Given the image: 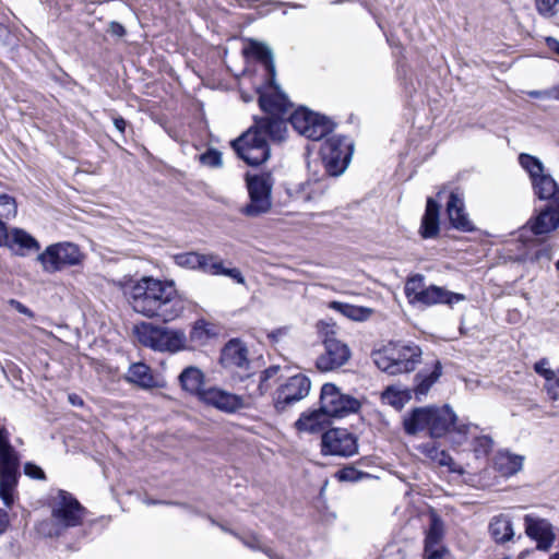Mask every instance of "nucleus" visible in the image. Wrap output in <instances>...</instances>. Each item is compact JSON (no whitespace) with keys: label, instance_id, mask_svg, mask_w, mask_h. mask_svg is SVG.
I'll return each mask as SVG.
<instances>
[{"label":"nucleus","instance_id":"f257e3e1","mask_svg":"<svg viewBox=\"0 0 559 559\" xmlns=\"http://www.w3.org/2000/svg\"><path fill=\"white\" fill-rule=\"evenodd\" d=\"M242 55L263 69V82L257 87L262 115L254 116V123L234 140L231 146L246 164L258 166L270 157L269 141H280V85L276 83L274 53L266 44L249 39Z\"/></svg>","mask_w":559,"mask_h":559},{"label":"nucleus","instance_id":"f03ea898","mask_svg":"<svg viewBox=\"0 0 559 559\" xmlns=\"http://www.w3.org/2000/svg\"><path fill=\"white\" fill-rule=\"evenodd\" d=\"M129 302L133 310L147 317L170 322L185 310V300L178 295L174 282L143 277L130 289Z\"/></svg>","mask_w":559,"mask_h":559},{"label":"nucleus","instance_id":"7ed1b4c3","mask_svg":"<svg viewBox=\"0 0 559 559\" xmlns=\"http://www.w3.org/2000/svg\"><path fill=\"white\" fill-rule=\"evenodd\" d=\"M457 416L448 404L443 406H425L413 408L403 419V429L408 436L428 430L431 438L444 437L452 428L459 435L466 436L468 424H456Z\"/></svg>","mask_w":559,"mask_h":559},{"label":"nucleus","instance_id":"20e7f679","mask_svg":"<svg viewBox=\"0 0 559 559\" xmlns=\"http://www.w3.org/2000/svg\"><path fill=\"white\" fill-rule=\"evenodd\" d=\"M294 107L286 93L282 91V123L287 121L300 135L311 140L320 141L332 133L336 123L329 117L299 106L288 115Z\"/></svg>","mask_w":559,"mask_h":559},{"label":"nucleus","instance_id":"39448f33","mask_svg":"<svg viewBox=\"0 0 559 559\" xmlns=\"http://www.w3.org/2000/svg\"><path fill=\"white\" fill-rule=\"evenodd\" d=\"M20 464V454L11 444L10 432L0 425V498L7 508H11L14 501Z\"/></svg>","mask_w":559,"mask_h":559},{"label":"nucleus","instance_id":"423d86ee","mask_svg":"<svg viewBox=\"0 0 559 559\" xmlns=\"http://www.w3.org/2000/svg\"><path fill=\"white\" fill-rule=\"evenodd\" d=\"M354 153V143L346 135L334 134L320 147V156L329 176L337 177L348 167Z\"/></svg>","mask_w":559,"mask_h":559},{"label":"nucleus","instance_id":"0eeeda50","mask_svg":"<svg viewBox=\"0 0 559 559\" xmlns=\"http://www.w3.org/2000/svg\"><path fill=\"white\" fill-rule=\"evenodd\" d=\"M139 342L154 350L176 353L186 348L187 337L181 330H170L143 323L136 326Z\"/></svg>","mask_w":559,"mask_h":559},{"label":"nucleus","instance_id":"6e6552de","mask_svg":"<svg viewBox=\"0 0 559 559\" xmlns=\"http://www.w3.org/2000/svg\"><path fill=\"white\" fill-rule=\"evenodd\" d=\"M87 514V510L79 500L66 490H58L51 503V518L61 530L80 526Z\"/></svg>","mask_w":559,"mask_h":559},{"label":"nucleus","instance_id":"1a4fd4ad","mask_svg":"<svg viewBox=\"0 0 559 559\" xmlns=\"http://www.w3.org/2000/svg\"><path fill=\"white\" fill-rule=\"evenodd\" d=\"M320 406L329 417L343 418L357 413L361 404L352 395L342 393L334 383H324L320 393Z\"/></svg>","mask_w":559,"mask_h":559},{"label":"nucleus","instance_id":"9d476101","mask_svg":"<svg viewBox=\"0 0 559 559\" xmlns=\"http://www.w3.org/2000/svg\"><path fill=\"white\" fill-rule=\"evenodd\" d=\"M79 247L71 242H59L48 246L38 254L37 260L47 273H55L66 266L78 265L82 261Z\"/></svg>","mask_w":559,"mask_h":559},{"label":"nucleus","instance_id":"9b49d317","mask_svg":"<svg viewBox=\"0 0 559 559\" xmlns=\"http://www.w3.org/2000/svg\"><path fill=\"white\" fill-rule=\"evenodd\" d=\"M358 453V438L346 428H330L321 435V454L350 457Z\"/></svg>","mask_w":559,"mask_h":559},{"label":"nucleus","instance_id":"f8f14e48","mask_svg":"<svg viewBox=\"0 0 559 559\" xmlns=\"http://www.w3.org/2000/svg\"><path fill=\"white\" fill-rule=\"evenodd\" d=\"M323 352L316 359V367L321 372L336 370L348 362L350 348L335 336V332L325 333L322 342Z\"/></svg>","mask_w":559,"mask_h":559},{"label":"nucleus","instance_id":"ddd939ff","mask_svg":"<svg viewBox=\"0 0 559 559\" xmlns=\"http://www.w3.org/2000/svg\"><path fill=\"white\" fill-rule=\"evenodd\" d=\"M246 181L250 203L241 212L247 216H258L266 213L271 209L272 186L269 177L247 175Z\"/></svg>","mask_w":559,"mask_h":559},{"label":"nucleus","instance_id":"4468645a","mask_svg":"<svg viewBox=\"0 0 559 559\" xmlns=\"http://www.w3.org/2000/svg\"><path fill=\"white\" fill-rule=\"evenodd\" d=\"M219 362L225 369L242 371L243 373L239 374L240 380H245L251 376L249 372L250 360L248 358V348L246 344L238 338H231L225 344L221 353Z\"/></svg>","mask_w":559,"mask_h":559},{"label":"nucleus","instance_id":"2eb2a0df","mask_svg":"<svg viewBox=\"0 0 559 559\" xmlns=\"http://www.w3.org/2000/svg\"><path fill=\"white\" fill-rule=\"evenodd\" d=\"M525 534L536 543L540 551H548L556 540L554 525L547 520L535 514H525L523 518Z\"/></svg>","mask_w":559,"mask_h":559},{"label":"nucleus","instance_id":"dca6fc26","mask_svg":"<svg viewBox=\"0 0 559 559\" xmlns=\"http://www.w3.org/2000/svg\"><path fill=\"white\" fill-rule=\"evenodd\" d=\"M200 401L224 413L233 414L246 406L243 397L212 386L200 393Z\"/></svg>","mask_w":559,"mask_h":559},{"label":"nucleus","instance_id":"f3484780","mask_svg":"<svg viewBox=\"0 0 559 559\" xmlns=\"http://www.w3.org/2000/svg\"><path fill=\"white\" fill-rule=\"evenodd\" d=\"M445 213L451 227L462 233L475 230V226L465 211L463 198L456 192L451 191L445 206Z\"/></svg>","mask_w":559,"mask_h":559},{"label":"nucleus","instance_id":"a211bd4d","mask_svg":"<svg viewBox=\"0 0 559 559\" xmlns=\"http://www.w3.org/2000/svg\"><path fill=\"white\" fill-rule=\"evenodd\" d=\"M287 195V202L292 204V210H288L286 214L299 213L308 207V204L318 198V193L314 189V183L309 181L299 182L296 185H287L285 188Z\"/></svg>","mask_w":559,"mask_h":559},{"label":"nucleus","instance_id":"6ab92c4d","mask_svg":"<svg viewBox=\"0 0 559 559\" xmlns=\"http://www.w3.org/2000/svg\"><path fill=\"white\" fill-rule=\"evenodd\" d=\"M3 247H7L13 254L26 257L40 249L39 242L26 230L13 227L9 229L8 239Z\"/></svg>","mask_w":559,"mask_h":559},{"label":"nucleus","instance_id":"aec40b11","mask_svg":"<svg viewBox=\"0 0 559 559\" xmlns=\"http://www.w3.org/2000/svg\"><path fill=\"white\" fill-rule=\"evenodd\" d=\"M310 379L302 373H297L287 378L282 384V405H290L305 399L310 391Z\"/></svg>","mask_w":559,"mask_h":559},{"label":"nucleus","instance_id":"412c9836","mask_svg":"<svg viewBox=\"0 0 559 559\" xmlns=\"http://www.w3.org/2000/svg\"><path fill=\"white\" fill-rule=\"evenodd\" d=\"M534 235H544L559 227V204L547 203L539 213L530 221Z\"/></svg>","mask_w":559,"mask_h":559},{"label":"nucleus","instance_id":"4be33fe9","mask_svg":"<svg viewBox=\"0 0 559 559\" xmlns=\"http://www.w3.org/2000/svg\"><path fill=\"white\" fill-rule=\"evenodd\" d=\"M465 299L466 297L463 294L453 293L443 287L430 285L429 287H426L424 292H420L419 300L417 304L425 306H433L437 304L453 306L454 304Z\"/></svg>","mask_w":559,"mask_h":559},{"label":"nucleus","instance_id":"5701e85b","mask_svg":"<svg viewBox=\"0 0 559 559\" xmlns=\"http://www.w3.org/2000/svg\"><path fill=\"white\" fill-rule=\"evenodd\" d=\"M440 204L433 198H427L425 213L421 217L419 234L424 239H433L440 231Z\"/></svg>","mask_w":559,"mask_h":559},{"label":"nucleus","instance_id":"b1692460","mask_svg":"<svg viewBox=\"0 0 559 559\" xmlns=\"http://www.w3.org/2000/svg\"><path fill=\"white\" fill-rule=\"evenodd\" d=\"M198 270L211 275H225L231 277L239 284L245 283V277L238 269L224 267L221 257L214 253H202Z\"/></svg>","mask_w":559,"mask_h":559},{"label":"nucleus","instance_id":"393cba45","mask_svg":"<svg viewBox=\"0 0 559 559\" xmlns=\"http://www.w3.org/2000/svg\"><path fill=\"white\" fill-rule=\"evenodd\" d=\"M329 418L320 406L318 409L302 413L295 423V427L301 432L317 433L326 428L330 424Z\"/></svg>","mask_w":559,"mask_h":559},{"label":"nucleus","instance_id":"a878e982","mask_svg":"<svg viewBox=\"0 0 559 559\" xmlns=\"http://www.w3.org/2000/svg\"><path fill=\"white\" fill-rule=\"evenodd\" d=\"M531 183L536 198L547 203L559 204V185L550 174L545 173Z\"/></svg>","mask_w":559,"mask_h":559},{"label":"nucleus","instance_id":"bb28decb","mask_svg":"<svg viewBox=\"0 0 559 559\" xmlns=\"http://www.w3.org/2000/svg\"><path fill=\"white\" fill-rule=\"evenodd\" d=\"M124 379L127 382L138 385L141 389L150 390L158 386V382L151 368L143 362L132 364Z\"/></svg>","mask_w":559,"mask_h":559},{"label":"nucleus","instance_id":"cd10ccee","mask_svg":"<svg viewBox=\"0 0 559 559\" xmlns=\"http://www.w3.org/2000/svg\"><path fill=\"white\" fill-rule=\"evenodd\" d=\"M442 374V365L439 360L435 361L433 369L430 372L419 371L414 377V394L417 401L426 396L431 386Z\"/></svg>","mask_w":559,"mask_h":559},{"label":"nucleus","instance_id":"c85d7f7f","mask_svg":"<svg viewBox=\"0 0 559 559\" xmlns=\"http://www.w3.org/2000/svg\"><path fill=\"white\" fill-rule=\"evenodd\" d=\"M374 365L383 372L394 376L403 372H409L414 370L412 360L396 361L393 356H388L383 352H376L372 354Z\"/></svg>","mask_w":559,"mask_h":559},{"label":"nucleus","instance_id":"c756f323","mask_svg":"<svg viewBox=\"0 0 559 559\" xmlns=\"http://www.w3.org/2000/svg\"><path fill=\"white\" fill-rule=\"evenodd\" d=\"M204 378L205 376L201 369L194 366H189L181 371L178 380L183 391L192 395H197L200 399V393L205 391V389H202Z\"/></svg>","mask_w":559,"mask_h":559},{"label":"nucleus","instance_id":"7c9ffc66","mask_svg":"<svg viewBox=\"0 0 559 559\" xmlns=\"http://www.w3.org/2000/svg\"><path fill=\"white\" fill-rule=\"evenodd\" d=\"M488 531L497 544H504L514 536L512 523L509 516L504 514L493 516L489 523Z\"/></svg>","mask_w":559,"mask_h":559},{"label":"nucleus","instance_id":"2f4dec72","mask_svg":"<svg viewBox=\"0 0 559 559\" xmlns=\"http://www.w3.org/2000/svg\"><path fill=\"white\" fill-rule=\"evenodd\" d=\"M524 457L510 452H499L495 457L493 467L501 476L515 475L523 467Z\"/></svg>","mask_w":559,"mask_h":559},{"label":"nucleus","instance_id":"473e14b6","mask_svg":"<svg viewBox=\"0 0 559 559\" xmlns=\"http://www.w3.org/2000/svg\"><path fill=\"white\" fill-rule=\"evenodd\" d=\"M424 453L431 461L436 462L439 466H445L451 473L463 474L464 469L456 465L453 457L444 450H439L435 443H426L420 447Z\"/></svg>","mask_w":559,"mask_h":559},{"label":"nucleus","instance_id":"72a5a7b5","mask_svg":"<svg viewBox=\"0 0 559 559\" xmlns=\"http://www.w3.org/2000/svg\"><path fill=\"white\" fill-rule=\"evenodd\" d=\"M444 535V523L436 511L429 516V527L425 536V549L445 548L440 545Z\"/></svg>","mask_w":559,"mask_h":559},{"label":"nucleus","instance_id":"f704fd0d","mask_svg":"<svg viewBox=\"0 0 559 559\" xmlns=\"http://www.w3.org/2000/svg\"><path fill=\"white\" fill-rule=\"evenodd\" d=\"M330 308L338 311L346 318H349V319L356 320V321H362V320L368 319L372 312L371 309L358 307V306H354V305L341 302V301H332L330 304Z\"/></svg>","mask_w":559,"mask_h":559},{"label":"nucleus","instance_id":"c9c22d12","mask_svg":"<svg viewBox=\"0 0 559 559\" xmlns=\"http://www.w3.org/2000/svg\"><path fill=\"white\" fill-rule=\"evenodd\" d=\"M518 159L520 166L528 174L531 182L546 173L543 162L534 155L521 153Z\"/></svg>","mask_w":559,"mask_h":559},{"label":"nucleus","instance_id":"e433bc0d","mask_svg":"<svg viewBox=\"0 0 559 559\" xmlns=\"http://www.w3.org/2000/svg\"><path fill=\"white\" fill-rule=\"evenodd\" d=\"M425 288V276L415 274L406 281L404 292L408 301L414 305L418 302L420 292H424Z\"/></svg>","mask_w":559,"mask_h":559},{"label":"nucleus","instance_id":"4c0bfd02","mask_svg":"<svg viewBox=\"0 0 559 559\" xmlns=\"http://www.w3.org/2000/svg\"><path fill=\"white\" fill-rule=\"evenodd\" d=\"M201 254L195 251L178 253L174 257L177 265L190 270H198Z\"/></svg>","mask_w":559,"mask_h":559},{"label":"nucleus","instance_id":"58836bf2","mask_svg":"<svg viewBox=\"0 0 559 559\" xmlns=\"http://www.w3.org/2000/svg\"><path fill=\"white\" fill-rule=\"evenodd\" d=\"M552 259V248L550 246H543L533 252L526 254V260L530 263H536L540 266L548 264Z\"/></svg>","mask_w":559,"mask_h":559},{"label":"nucleus","instance_id":"ea45409f","mask_svg":"<svg viewBox=\"0 0 559 559\" xmlns=\"http://www.w3.org/2000/svg\"><path fill=\"white\" fill-rule=\"evenodd\" d=\"M384 396L388 399L392 406L395 408H402L404 404L411 400V391H399L393 388H388L385 390Z\"/></svg>","mask_w":559,"mask_h":559},{"label":"nucleus","instance_id":"a19ab883","mask_svg":"<svg viewBox=\"0 0 559 559\" xmlns=\"http://www.w3.org/2000/svg\"><path fill=\"white\" fill-rule=\"evenodd\" d=\"M420 357H421V349L419 348V346H417L415 344H409V345L403 346L397 352V356L395 358H396V361L412 360L414 368H415L416 365L420 361Z\"/></svg>","mask_w":559,"mask_h":559},{"label":"nucleus","instance_id":"79ce46f5","mask_svg":"<svg viewBox=\"0 0 559 559\" xmlns=\"http://www.w3.org/2000/svg\"><path fill=\"white\" fill-rule=\"evenodd\" d=\"M17 213V206L15 199L8 195V194H1L0 195V218L2 219H10L16 216Z\"/></svg>","mask_w":559,"mask_h":559},{"label":"nucleus","instance_id":"37998d69","mask_svg":"<svg viewBox=\"0 0 559 559\" xmlns=\"http://www.w3.org/2000/svg\"><path fill=\"white\" fill-rule=\"evenodd\" d=\"M537 12L545 16H555L559 11V0H536Z\"/></svg>","mask_w":559,"mask_h":559},{"label":"nucleus","instance_id":"c03bdc74","mask_svg":"<svg viewBox=\"0 0 559 559\" xmlns=\"http://www.w3.org/2000/svg\"><path fill=\"white\" fill-rule=\"evenodd\" d=\"M366 476L368 474L356 469L354 466H345L336 473V477L341 481H358Z\"/></svg>","mask_w":559,"mask_h":559},{"label":"nucleus","instance_id":"a18cd8bd","mask_svg":"<svg viewBox=\"0 0 559 559\" xmlns=\"http://www.w3.org/2000/svg\"><path fill=\"white\" fill-rule=\"evenodd\" d=\"M200 162L212 168L221 167L223 164L222 153L217 150L210 148L200 156Z\"/></svg>","mask_w":559,"mask_h":559},{"label":"nucleus","instance_id":"49530a36","mask_svg":"<svg viewBox=\"0 0 559 559\" xmlns=\"http://www.w3.org/2000/svg\"><path fill=\"white\" fill-rule=\"evenodd\" d=\"M242 543L251 548V549H259L264 551L270 559H277L276 555L271 551L266 546L263 545V543L257 537V536H250L248 538H241Z\"/></svg>","mask_w":559,"mask_h":559},{"label":"nucleus","instance_id":"de8ad7c7","mask_svg":"<svg viewBox=\"0 0 559 559\" xmlns=\"http://www.w3.org/2000/svg\"><path fill=\"white\" fill-rule=\"evenodd\" d=\"M545 389L551 400H559V368L554 372L551 380H548L547 383H545Z\"/></svg>","mask_w":559,"mask_h":559},{"label":"nucleus","instance_id":"09e8293b","mask_svg":"<svg viewBox=\"0 0 559 559\" xmlns=\"http://www.w3.org/2000/svg\"><path fill=\"white\" fill-rule=\"evenodd\" d=\"M280 367L278 366H273V367H270L269 369L264 370L261 376H260V383H259V386H258V390H259V393L261 395H263L267 390H269V384H267V381L270 378H272L274 374L277 373Z\"/></svg>","mask_w":559,"mask_h":559},{"label":"nucleus","instance_id":"8fccbe9b","mask_svg":"<svg viewBox=\"0 0 559 559\" xmlns=\"http://www.w3.org/2000/svg\"><path fill=\"white\" fill-rule=\"evenodd\" d=\"M548 364H549V361L547 358H542L534 364V371L537 374L542 376L546 380V382L548 380H551V378L554 377V372H555V370L547 368Z\"/></svg>","mask_w":559,"mask_h":559},{"label":"nucleus","instance_id":"3c124183","mask_svg":"<svg viewBox=\"0 0 559 559\" xmlns=\"http://www.w3.org/2000/svg\"><path fill=\"white\" fill-rule=\"evenodd\" d=\"M492 447V439L488 436H480L474 440V451L476 453L486 454Z\"/></svg>","mask_w":559,"mask_h":559},{"label":"nucleus","instance_id":"603ef678","mask_svg":"<svg viewBox=\"0 0 559 559\" xmlns=\"http://www.w3.org/2000/svg\"><path fill=\"white\" fill-rule=\"evenodd\" d=\"M24 473L26 476L34 479L44 480L46 478L44 471L38 465L31 462L25 463Z\"/></svg>","mask_w":559,"mask_h":559},{"label":"nucleus","instance_id":"864d4df0","mask_svg":"<svg viewBox=\"0 0 559 559\" xmlns=\"http://www.w3.org/2000/svg\"><path fill=\"white\" fill-rule=\"evenodd\" d=\"M9 305L12 308H14L17 312L25 314L28 318L33 319L35 317L34 312L29 308H27L25 305H23L22 302H20L16 299H10Z\"/></svg>","mask_w":559,"mask_h":559},{"label":"nucleus","instance_id":"5fc2aeb1","mask_svg":"<svg viewBox=\"0 0 559 559\" xmlns=\"http://www.w3.org/2000/svg\"><path fill=\"white\" fill-rule=\"evenodd\" d=\"M426 559H443L448 552L447 548L424 549Z\"/></svg>","mask_w":559,"mask_h":559},{"label":"nucleus","instance_id":"6e6d98bb","mask_svg":"<svg viewBox=\"0 0 559 559\" xmlns=\"http://www.w3.org/2000/svg\"><path fill=\"white\" fill-rule=\"evenodd\" d=\"M109 32L112 35L118 36V37H122L127 33L124 26L122 24H120L119 22H116V21L110 22V24H109Z\"/></svg>","mask_w":559,"mask_h":559},{"label":"nucleus","instance_id":"4d7b16f0","mask_svg":"<svg viewBox=\"0 0 559 559\" xmlns=\"http://www.w3.org/2000/svg\"><path fill=\"white\" fill-rule=\"evenodd\" d=\"M8 233L9 229L7 228V225L4 224L2 218H0V247L4 246L5 240L8 239Z\"/></svg>","mask_w":559,"mask_h":559},{"label":"nucleus","instance_id":"13d9d810","mask_svg":"<svg viewBox=\"0 0 559 559\" xmlns=\"http://www.w3.org/2000/svg\"><path fill=\"white\" fill-rule=\"evenodd\" d=\"M9 525V515L8 513L0 509V534H2L7 526Z\"/></svg>","mask_w":559,"mask_h":559},{"label":"nucleus","instance_id":"bf43d9fd","mask_svg":"<svg viewBox=\"0 0 559 559\" xmlns=\"http://www.w3.org/2000/svg\"><path fill=\"white\" fill-rule=\"evenodd\" d=\"M114 126L119 132L123 133L126 131L127 121L120 116L114 117Z\"/></svg>","mask_w":559,"mask_h":559},{"label":"nucleus","instance_id":"052dcab7","mask_svg":"<svg viewBox=\"0 0 559 559\" xmlns=\"http://www.w3.org/2000/svg\"><path fill=\"white\" fill-rule=\"evenodd\" d=\"M547 46L554 50L557 55H559V40L554 37H548L546 39Z\"/></svg>","mask_w":559,"mask_h":559},{"label":"nucleus","instance_id":"680f3d73","mask_svg":"<svg viewBox=\"0 0 559 559\" xmlns=\"http://www.w3.org/2000/svg\"><path fill=\"white\" fill-rule=\"evenodd\" d=\"M549 99H557L559 100V84L555 85L550 88H547V93Z\"/></svg>","mask_w":559,"mask_h":559},{"label":"nucleus","instance_id":"e2e57ef3","mask_svg":"<svg viewBox=\"0 0 559 559\" xmlns=\"http://www.w3.org/2000/svg\"><path fill=\"white\" fill-rule=\"evenodd\" d=\"M68 400L73 406L83 405V400L76 394H69Z\"/></svg>","mask_w":559,"mask_h":559},{"label":"nucleus","instance_id":"0e129e2a","mask_svg":"<svg viewBox=\"0 0 559 559\" xmlns=\"http://www.w3.org/2000/svg\"><path fill=\"white\" fill-rule=\"evenodd\" d=\"M546 93H547V90L531 91V92H528V95L533 98H548V95Z\"/></svg>","mask_w":559,"mask_h":559},{"label":"nucleus","instance_id":"69168bd1","mask_svg":"<svg viewBox=\"0 0 559 559\" xmlns=\"http://www.w3.org/2000/svg\"><path fill=\"white\" fill-rule=\"evenodd\" d=\"M209 519H210V521H211V523H212L213 525H218V526H219L224 532H228V533L234 534L235 536H237V534H236V533H234V532H231L230 530L226 528V526H224V525H219V524H218V523H217L213 518L209 516Z\"/></svg>","mask_w":559,"mask_h":559},{"label":"nucleus","instance_id":"338daca9","mask_svg":"<svg viewBox=\"0 0 559 559\" xmlns=\"http://www.w3.org/2000/svg\"><path fill=\"white\" fill-rule=\"evenodd\" d=\"M199 330L198 328H194L193 331L191 332V338H194L197 336V334H199Z\"/></svg>","mask_w":559,"mask_h":559},{"label":"nucleus","instance_id":"774afa93","mask_svg":"<svg viewBox=\"0 0 559 559\" xmlns=\"http://www.w3.org/2000/svg\"><path fill=\"white\" fill-rule=\"evenodd\" d=\"M550 559H559V552L554 554Z\"/></svg>","mask_w":559,"mask_h":559}]
</instances>
